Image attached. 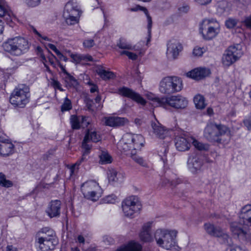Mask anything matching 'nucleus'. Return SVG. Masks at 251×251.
<instances>
[{"label":"nucleus","mask_w":251,"mask_h":251,"mask_svg":"<svg viewBox=\"0 0 251 251\" xmlns=\"http://www.w3.org/2000/svg\"><path fill=\"white\" fill-rule=\"evenodd\" d=\"M144 139L141 134H125L117 145L118 149L129 156L135 162L146 167L147 163L142 157L136 153L138 150L144 145Z\"/></svg>","instance_id":"obj_1"},{"label":"nucleus","mask_w":251,"mask_h":251,"mask_svg":"<svg viewBox=\"0 0 251 251\" xmlns=\"http://www.w3.org/2000/svg\"><path fill=\"white\" fill-rule=\"evenodd\" d=\"M239 218V223L230 224V230L239 240L251 244V234L243 226H251V205H246L241 208Z\"/></svg>","instance_id":"obj_2"},{"label":"nucleus","mask_w":251,"mask_h":251,"mask_svg":"<svg viewBox=\"0 0 251 251\" xmlns=\"http://www.w3.org/2000/svg\"><path fill=\"white\" fill-rule=\"evenodd\" d=\"M204 137L209 141L220 144H227L231 138L230 129L224 125L210 124L204 130Z\"/></svg>","instance_id":"obj_3"},{"label":"nucleus","mask_w":251,"mask_h":251,"mask_svg":"<svg viewBox=\"0 0 251 251\" xmlns=\"http://www.w3.org/2000/svg\"><path fill=\"white\" fill-rule=\"evenodd\" d=\"M35 243L38 247V251H51L58 243L55 232L46 227L42 228L36 234Z\"/></svg>","instance_id":"obj_4"},{"label":"nucleus","mask_w":251,"mask_h":251,"mask_svg":"<svg viewBox=\"0 0 251 251\" xmlns=\"http://www.w3.org/2000/svg\"><path fill=\"white\" fill-rule=\"evenodd\" d=\"M4 50L10 54L19 56L26 52L29 49L27 40L21 37L9 39L2 45Z\"/></svg>","instance_id":"obj_5"},{"label":"nucleus","mask_w":251,"mask_h":251,"mask_svg":"<svg viewBox=\"0 0 251 251\" xmlns=\"http://www.w3.org/2000/svg\"><path fill=\"white\" fill-rule=\"evenodd\" d=\"M177 232L158 229L154 233V238L158 246L167 250H172L176 244V238Z\"/></svg>","instance_id":"obj_6"},{"label":"nucleus","mask_w":251,"mask_h":251,"mask_svg":"<svg viewBox=\"0 0 251 251\" xmlns=\"http://www.w3.org/2000/svg\"><path fill=\"white\" fill-rule=\"evenodd\" d=\"M29 98L28 86L24 84H20L11 93L9 101L13 105L23 108L29 102Z\"/></svg>","instance_id":"obj_7"},{"label":"nucleus","mask_w":251,"mask_h":251,"mask_svg":"<svg viewBox=\"0 0 251 251\" xmlns=\"http://www.w3.org/2000/svg\"><path fill=\"white\" fill-rule=\"evenodd\" d=\"M183 87L181 79L177 76H167L160 82L159 91L164 94H171L180 91Z\"/></svg>","instance_id":"obj_8"},{"label":"nucleus","mask_w":251,"mask_h":251,"mask_svg":"<svg viewBox=\"0 0 251 251\" xmlns=\"http://www.w3.org/2000/svg\"><path fill=\"white\" fill-rule=\"evenodd\" d=\"M152 100L156 102V106L166 108L170 106L176 109H183L188 104L186 99L180 95L172 96L169 97L154 98Z\"/></svg>","instance_id":"obj_9"},{"label":"nucleus","mask_w":251,"mask_h":251,"mask_svg":"<svg viewBox=\"0 0 251 251\" xmlns=\"http://www.w3.org/2000/svg\"><path fill=\"white\" fill-rule=\"evenodd\" d=\"M80 11L75 0L68 1L64 7L63 17L68 25H73L78 23Z\"/></svg>","instance_id":"obj_10"},{"label":"nucleus","mask_w":251,"mask_h":251,"mask_svg":"<svg viewBox=\"0 0 251 251\" xmlns=\"http://www.w3.org/2000/svg\"><path fill=\"white\" fill-rule=\"evenodd\" d=\"M123 211L126 217H131L138 213L142 208V205L139 198L135 196L125 199L122 203Z\"/></svg>","instance_id":"obj_11"},{"label":"nucleus","mask_w":251,"mask_h":251,"mask_svg":"<svg viewBox=\"0 0 251 251\" xmlns=\"http://www.w3.org/2000/svg\"><path fill=\"white\" fill-rule=\"evenodd\" d=\"M81 190L84 197L93 201H96L101 196V189L99 184L94 181H89L84 183Z\"/></svg>","instance_id":"obj_12"},{"label":"nucleus","mask_w":251,"mask_h":251,"mask_svg":"<svg viewBox=\"0 0 251 251\" xmlns=\"http://www.w3.org/2000/svg\"><path fill=\"white\" fill-rule=\"evenodd\" d=\"M240 48L239 45L230 46L225 51L222 58L224 65L229 66L241 57L243 52Z\"/></svg>","instance_id":"obj_13"},{"label":"nucleus","mask_w":251,"mask_h":251,"mask_svg":"<svg viewBox=\"0 0 251 251\" xmlns=\"http://www.w3.org/2000/svg\"><path fill=\"white\" fill-rule=\"evenodd\" d=\"M210 20H204L202 21L200 27V32L204 38L210 40L215 37L219 32L218 24L216 23L215 25H212Z\"/></svg>","instance_id":"obj_14"},{"label":"nucleus","mask_w":251,"mask_h":251,"mask_svg":"<svg viewBox=\"0 0 251 251\" xmlns=\"http://www.w3.org/2000/svg\"><path fill=\"white\" fill-rule=\"evenodd\" d=\"M14 145L5 135L0 133V155L7 157L14 152Z\"/></svg>","instance_id":"obj_15"},{"label":"nucleus","mask_w":251,"mask_h":251,"mask_svg":"<svg viewBox=\"0 0 251 251\" xmlns=\"http://www.w3.org/2000/svg\"><path fill=\"white\" fill-rule=\"evenodd\" d=\"M202 156L196 153L191 154L187 161L189 169L193 173H196L200 171L203 164Z\"/></svg>","instance_id":"obj_16"},{"label":"nucleus","mask_w":251,"mask_h":251,"mask_svg":"<svg viewBox=\"0 0 251 251\" xmlns=\"http://www.w3.org/2000/svg\"><path fill=\"white\" fill-rule=\"evenodd\" d=\"M118 94L123 97L130 98L142 105L146 103V100L141 95L127 87L123 86L118 89Z\"/></svg>","instance_id":"obj_17"},{"label":"nucleus","mask_w":251,"mask_h":251,"mask_svg":"<svg viewBox=\"0 0 251 251\" xmlns=\"http://www.w3.org/2000/svg\"><path fill=\"white\" fill-rule=\"evenodd\" d=\"M90 141L88 140H85L84 138L82 143V148L83 150V154L81 158L77 161V162L72 165L70 168L71 175H73L75 170L78 169V166H79L81 163L85 162L87 160L86 156L88 155L92 147V145L89 144Z\"/></svg>","instance_id":"obj_18"},{"label":"nucleus","mask_w":251,"mask_h":251,"mask_svg":"<svg viewBox=\"0 0 251 251\" xmlns=\"http://www.w3.org/2000/svg\"><path fill=\"white\" fill-rule=\"evenodd\" d=\"M182 50V46L179 42L171 40L167 44V55L169 58L176 59Z\"/></svg>","instance_id":"obj_19"},{"label":"nucleus","mask_w":251,"mask_h":251,"mask_svg":"<svg viewBox=\"0 0 251 251\" xmlns=\"http://www.w3.org/2000/svg\"><path fill=\"white\" fill-rule=\"evenodd\" d=\"M152 132L154 135L160 139L168 138V142L171 140V137L169 136L170 131L167 130L158 121L152 122L151 124Z\"/></svg>","instance_id":"obj_20"},{"label":"nucleus","mask_w":251,"mask_h":251,"mask_svg":"<svg viewBox=\"0 0 251 251\" xmlns=\"http://www.w3.org/2000/svg\"><path fill=\"white\" fill-rule=\"evenodd\" d=\"M61 202L59 200L51 201L48 204L46 213L50 218H58L60 215Z\"/></svg>","instance_id":"obj_21"},{"label":"nucleus","mask_w":251,"mask_h":251,"mask_svg":"<svg viewBox=\"0 0 251 251\" xmlns=\"http://www.w3.org/2000/svg\"><path fill=\"white\" fill-rule=\"evenodd\" d=\"M107 174L109 183L113 185L122 183L125 178V174L122 172L114 168L109 169Z\"/></svg>","instance_id":"obj_22"},{"label":"nucleus","mask_w":251,"mask_h":251,"mask_svg":"<svg viewBox=\"0 0 251 251\" xmlns=\"http://www.w3.org/2000/svg\"><path fill=\"white\" fill-rule=\"evenodd\" d=\"M176 134V133H175ZM175 146L180 151H184L189 149L191 146V138H186L185 136L175 135Z\"/></svg>","instance_id":"obj_23"},{"label":"nucleus","mask_w":251,"mask_h":251,"mask_svg":"<svg viewBox=\"0 0 251 251\" xmlns=\"http://www.w3.org/2000/svg\"><path fill=\"white\" fill-rule=\"evenodd\" d=\"M126 121V118L119 117H105L102 120L105 126L111 127L124 126Z\"/></svg>","instance_id":"obj_24"},{"label":"nucleus","mask_w":251,"mask_h":251,"mask_svg":"<svg viewBox=\"0 0 251 251\" xmlns=\"http://www.w3.org/2000/svg\"><path fill=\"white\" fill-rule=\"evenodd\" d=\"M88 117L85 116H77L76 115H72L70 118V123L72 128L73 129H78L81 127V124L87 126L90 123L88 121Z\"/></svg>","instance_id":"obj_25"},{"label":"nucleus","mask_w":251,"mask_h":251,"mask_svg":"<svg viewBox=\"0 0 251 251\" xmlns=\"http://www.w3.org/2000/svg\"><path fill=\"white\" fill-rule=\"evenodd\" d=\"M210 73L209 70L204 68H197L187 73V76L195 80L201 79Z\"/></svg>","instance_id":"obj_26"},{"label":"nucleus","mask_w":251,"mask_h":251,"mask_svg":"<svg viewBox=\"0 0 251 251\" xmlns=\"http://www.w3.org/2000/svg\"><path fill=\"white\" fill-rule=\"evenodd\" d=\"M142 246L137 242L131 241L123 245L114 251H142Z\"/></svg>","instance_id":"obj_27"},{"label":"nucleus","mask_w":251,"mask_h":251,"mask_svg":"<svg viewBox=\"0 0 251 251\" xmlns=\"http://www.w3.org/2000/svg\"><path fill=\"white\" fill-rule=\"evenodd\" d=\"M151 223L145 224L142 228V230L140 233V240L144 242H150L153 240V237L151 234Z\"/></svg>","instance_id":"obj_28"},{"label":"nucleus","mask_w":251,"mask_h":251,"mask_svg":"<svg viewBox=\"0 0 251 251\" xmlns=\"http://www.w3.org/2000/svg\"><path fill=\"white\" fill-rule=\"evenodd\" d=\"M129 10L132 12H136L138 10L143 11L145 14L148 21V33H149V38L147 40V42H149L150 41L151 38V29L152 26V20L151 17L149 14L148 11L146 7H141L139 5H136L135 7L131 8L129 9Z\"/></svg>","instance_id":"obj_29"},{"label":"nucleus","mask_w":251,"mask_h":251,"mask_svg":"<svg viewBox=\"0 0 251 251\" xmlns=\"http://www.w3.org/2000/svg\"><path fill=\"white\" fill-rule=\"evenodd\" d=\"M204 226L207 233L211 235L220 237L222 234V229L220 227L214 226L209 223L205 224Z\"/></svg>","instance_id":"obj_30"},{"label":"nucleus","mask_w":251,"mask_h":251,"mask_svg":"<svg viewBox=\"0 0 251 251\" xmlns=\"http://www.w3.org/2000/svg\"><path fill=\"white\" fill-rule=\"evenodd\" d=\"M90 142L97 143L101 140L100 135L95 130L87 129L84 137Z\"/></svg>","instance_id":"obj_31"},{"label":"nucleus","mask_w":251,"mask_h":251,"mask_svg":"<svg viewBox=\"0 0 251 251\" xmlns=\"http://www.w3.org/2000/svg\"><path fill=\"white\" fill-rule=\"evenodd\" d=\"M98 75L104 80L113 79L115 77L114 74L111 71H106L103 67H99L96 70Z\"/></svg>","instance_id":"obj_32"},{"label":"nucleus","mask_w":251,"mask_h":251,"mask_svg":"<svg viewBox=\"0 0 251 251\" xmlns=\"http://www.w3.org/2000/svg\"><path fill=\"white\" fill-rule=\"evenodd\" d=\"M11 14L12 12L7 5L5 0H0V17H6L8 20V18L10 19Z\"/></svg>","instance_id":"obj_33"},{"label":"nucleus","mask_w":251,"mask_h":251,"mask_svg":"<svg viewBox=\"0 0 251 251\" xmlns=\"http://www.w3.org/2000/svg\"><path fill=\"white\" fill-rule=\"evenodd\" d=\"M66 87L67 88L75 87L78 84L77 80L70 74H67L64 77Z\"/></svg>","instance_id":"obj_34"},{"label":"nucleus","mask_w":251,"mask_h":251,"mask_svg":"<svg viewBox=\"0 0 251 251\" xmlns=\"http://www.w3.org/2000/svg\"><path fill=\"white\" fill-rule=\"evenodd\" d=\"M194 102L197 109H202L206 106L205 99L201 95H197L194 98Z\"/></svg>","instance_id":"obj_35"},{"label":"nucleus","mask_w":251,"mask_h":251,"mask_svg":"<svg viewBox=\"0 0 251 251\" xmlns=\"http://www.w3.org/2000/svg\"><path fill=\"white\" fill-rule=\"evenodd\" d=\"M117 46L121 49L127 50H136L135 46H132L124 38H120L117 42Z\"/></svg>","instance_id":"obj_36"},{"label":"nucleus","mask_w":251,"mask_h":251,"mask_svg":"<svg viewBox=\"0 0 251 251\" xmlns=\"http://www.w3.org/2000/svg\"><path fill=\"white\" fill-rule=\"evenodd\" d=\"M0 185L3 187L9 188L13 186V183L11 181L6 179L3 173H0Z\"/></svg>","instance_id":"obj_37"},{"label":"nucleus","mask_w":251,"mask_h":251,"mask_svg":"<svg viewBox=\"0 0 251 251\" xmlns=\"http://www.w3.org/2000/svg\"><path fill=\"white\" fill-rule=\"evenodd\" d=\"M191 140L192 141L193 146L199 151H206L208 149V146L206 144H204L202 143L199 142L197 140L191 138Z\"/></svg>","instance_id":"obj_38"},{"label":"nucleus","mask_w":251,"mask_h":251,"mask_svg":"<svg viewBox=\"0 0 251 251\" xmlns=\"http://www.w3.org/2000/svg\"><path fill=\"white\" fill-rule=\"evenodd\" d=\"M100 161L101 164H108L112 162L111 156L107 152L102 151L100 155Z\"/></svg>","instance_id":"obj_39"},{"label":"nucleus","mask_w":251,"mask_h":251,"mask_svg":"<svg viewBox=\"0 0 251 251\" xmlns=\"http://www.w3.org/2000/svg\"><path fill=\"white\" fill-rule=\"evenodd\" d=\"M72 108V105L71 100L67 97L65 98L63 104L61 105V111L62 112L68 111Z\"/></svg>","instance_id":"obj_40"},{"label":"nucleus","mask_w":251,"mask_h":251,"mask_svg":"<svg viewBox=\"0 0 251 251\" xmlns=\"http://www.w3.org/2000/svg\"><path fill=\"white\" fill-rule=\"evenodd\" d=\"M70 56L73 59V62L76 64L79 63L83 59L85 58L84 55L77 54L72 53L71 54Z\"/></svg>","instance_id":"obj_41"},{"label":"nucleus","mask_w":251,"mask_h":251,"mask_svg":"<svg viewBox=\"0 0 251 251\" xmlns=\"http://www.w3.org/2000/svg\"><path fill=\"white\" fill-rule=\"evenodd\" d=\"M121 55H126L128 56L129 59H131L132 60H135L137 59V55L134 53L130 52L127 50H123L120 52Z\"/></svg>","instance_id":"obj_42"},{"label":"nucleus","mask_w":251,"mask_h":251,"mask_svg":"<svg viewBox=\"0 0 251 251\" xmlns=\"http://www.w3.org/2000/svg\"><path fill=\"white\" fill-rule=\"evenodd\" d=\"M83 45L85 48L90 49L94 47L95 43L93 39H89L85 40L83 41Z\"/></svg>","instance_id":"obj_43"},{"label":"nucleus","mask_w":251,"mask_h":251,"mask_svg":"<svg viewBox=\"0 0 251 251\" xmlns=\"http://www.w3.org/2000/svg\"><path fill=\"white\" fill-rule=\"evenodd\" d=\"M237 24L236 20L233 19H228L226 22V25L228 28H232L235 26Z\"/></svg>","instance_id":"obj_44"},{"label":"nucleus","mask_w":251,"mask_h":251,"mask_svg":"<svg viewBox=\"0 0 251 251\" xmlns=\"http://www.w3.org/2000/svg\"><path fill=\"white\" fill-rule=\"evenodd\" d=\"M51 85L54 88L57 89L60 91H63V89L61 87L60 83L56 79H52L51 81Z\"/></svg>","instance_id":"obj_45"},{"label":"nucleus","mask_w":251,"mask_h":251,"mask_svg":"<svg viewBox=\"0 0 251 251\" xmlns=\"http://www.w3.org/2000/svg\"><path fill=\"white\" fill-rule=\"evenodd\" d=\"M25 3L29 6L35 7L38 5L41 0H24Z\"/></svg>","instance_id":"obj_46"},{"label":"nucleus","mask_w":251,"mask_h":251,"mask_svg":"<svg viewBox=\"0 0 251 251\" xmlns=\"http://www.w3.org/2000/svg\"><path fill=\"white\" fill-rule=\"evenodd\" d=\"M203 49L196 47L193 50V54L195 56H201L203 54Z\"/></svg>","instance_id":"obj_47"},{"label":"nucleus","mask_w":251,"mask_h":251,"mask_svg":"<svg viewBox=\"0 0 251 251\" xmlns=\"http://www.w3.org/2000/svg\"><path fill=\"white\" fill-rule=\"evenodd\" d=\"M221 233L222 234L219 237H221L223 239L224 243L229 244L230 242L229 241H230L231 239L228 235H227L226 233H224L222 230Z\"/></svg>","instance_id":"obj_48"},{"label":"nucleus","mask_w":251,"mask_h":251,"mask_svg":"<svg viewBox=\"0 0 251 251\" xmlns=\"http://www.w3.org/2000/svg\"><path fill=\"white\" fill-rule=\"evenodd\" d=\"M244 23L247 27L251 28V14L245 18Z\"/></svg>","instance_id":"obj_49"},{"label":"nucleus","mask_w":251,"mask_h":251,"mask_svg":"<svg viewBox=\"0 0 251 251\" xmlns=\"http://www.w3.org/2000/svg\"><path fill=\"white\" fill-rule=\"evenodd\" d=\"M116 198V196L114 195H110L106 198L105 201H106L107 203H114Z\"/></svg>","instance_id":"obj_50"},{"label":"nucleus","mask_w":251,"mask_h":251,"mask_svg":"<svg viewBox=\"0 0 251 251\" xmlns=\"http://www.w3.org/2000/svg\"><path fill=\"white\" fill-rule=\"evenodd\" d=\"M189 7L188 5H183L178 8V10L181 13H186L189 10Z\"/></svg>","instance_id":"obj_51"},{"label":"nucleus","mask_w":251,"mask_h":251,"mask_svg":"<svg viewBox=\"0 0 251 251\" xmlns=\"http://www.w3.org/2000/svg\"><path fill=\"white\" fill-rule=\"evenodd\" d=\"M85 239L84 237L82 235H78L76 239V242L80 244H84L85 243Z\"/></svg>","instance_id":"obj_52"},{"label":"nucleus","mask_w":251,"mask_h":251,"mask_svg":"<svg viewBox=\"0 0 251 251\" xmlns=\"http://www.w3.org/2000/svg\"><path fill=\"white\" fill-rule=\"evenodd\" d=\"M237 2H238V4L242 5V6H246L248 5L251 0H235Z\"/></svg>","instance_id":"obj_53"},{"label":"nucleus","mask_w":251,"mask_h":251,"mask_svg":"<svg viewBox=\"0 0 251 251\" xmlns=\"http://www.w3.org/2000/svg\"><path fill=\"white\" fill-rule=\"evenodd\" d=\"M197 3L200 5H206L209 3L212 0H194Z\"/></svg>","instance_id":"obj_54"},{"label":"nucleus","mask_w":251,"mask_h":251,"mask_svg":"<svg viewBox=\"0 0 251 251\" xmlns=\"http://www.w3.org/2000/svg\"><path fill=\"white\" fill-rule=\"evenodd\" d=\"M4 29V23L0 20V42L2 40V33Z\"/></svg>","instance_id":"obj_55"},{"label":"nucleus","mask_w":251,"mask_h":251,"mask_svg":"<svg viewBox=\"0 0 251 251\" xmlns=\"http://www.w3.org/2000/svg\"><path fill=\"white\" fill-rule=\"evenodd\" d=\"M163 151H160L159 152V155L160 156H161V159L163 160V161L164 162V159L163 158V156L161 154V153H162L164 156L166 155V154L168 152V148L167 147H164L163 149Z\"/></svg>","instance_id":"obj_56"},{"label":"nucleus","mask_w":251,"mask_h":251,"mask_svg":"<svg viewBox=\"0 0 251 251\" xmlns=\"http://www.w3.org/2000/svg\"><path fill=\"white\" fill-rule=\"evenodd\" d=\"M60 60H63L65 62L68 61V58L66 56H64L60 51L58 53L56 54Z\"/></svg>","instance_id":"obj_57"},{"label":"nucleus","mask_w":251,"mask_h":251,"mask_svg":"<svg viewBox=\"0 0 251 251\" xmlns=\"http://www.w3.org/2000/svg\"><path fill=\"white\" fill-rule=\"evenodd\" d=\"M48 46L50 48V49L53 50L56 54L59 53V50L56 48L55 45L51 44H49Z\"/></svg>","instance_id":"obj_58"},{"label":"nucleus","mask_w":251,"mask_h":251,"mask_svg":"<svg viewBox=\"0 0 251 251\" xmlns=\"http://www.w3.org/2000/svg\"><path fill=\"white\" fill-rule=\"evenodd\" d=\"M6 251H17V249L12 245H8L6 247Z\"/></svg>","instance_id":"obj_59"},{"label":"nucleus","mask_w":251,"mask_h":251,"mask_svg":"<svg viewBox=\"0 0 251 251\" xmlns=\"http://www.w3.org/2000/svg\"><path fill=\"white\" fill-rule=\"evenodd\" d=\"M59 67L60 68V69H61L62 72L65 74V75H67V74H69V73L66 71V70L65 69V67L62 65V64H59Z\"/></svg>","instance_id":"obj_60"},{"label":"nucleus","mask_w":251,"mask_h":251,"mask_svg":"<svg viewBox=\"0 0 251 251\" xmlns=\"http://www.w3.org/2000/svg\"><path fill=\"white\" fill-rule=\"evenodd\" d=\"M92 103H93L92 101H90L89 102H87V106L88 109L89 111H93V109L92 108Z\"/></svg>","instance_id":"obj_61"},{"label":"nucleus","mask_w":251,"mask_h":251,"mask_svg":"<svg viewBox=\"0 0 251 251\" xmlns=\"http://www.w3.org/2000/svg\"><path fill=\"white\" fill-rule=\"evenodd\" d=\"M85 57L84 59H83L82 60H86V61H91L93 60V58L90 55H84Z\"/></svg>","instance_id":"obj_62"},{"label":"nucleus","mask_w":251,"mask_h":251,"mask_svg":"<svg viewBox=\"0 0 251 251\" xmlns=\"http://www.w3.org/2000/svg\"><path fill=\"white\" fill-rule=\"evenodd\" d=\"M98 90V87L96 85H93L91 88H90V92L91 93H94L96 92Z\"/></svg>","instance_id":"obj_63"},{"label":"nucleus","mask_w":251,"mask_h":251,"mask_svg":"<svg viewBox=\"0 0 251 251\" xmlns=\"http://www.w3.org/2000/svg\"><path fill=\"white\" fill-rule=\"evenodd\" d=\"M245 124L248 126V127L249 129H251V120L247 121L245 123Z\"/></svg>","instance_id":"obj_64"}]
</instances>
